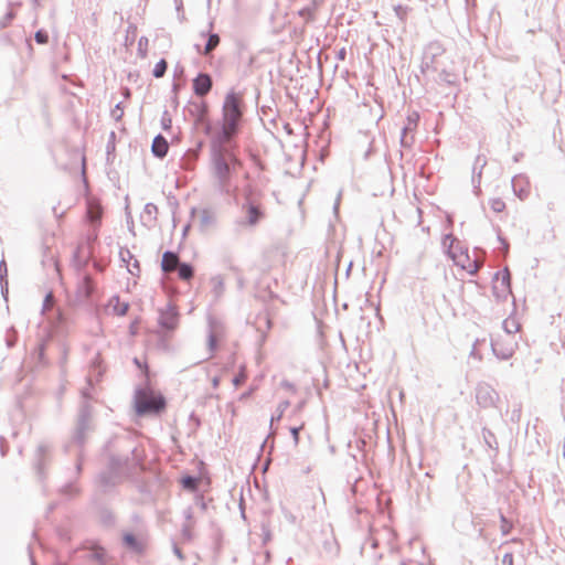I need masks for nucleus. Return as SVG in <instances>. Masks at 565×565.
<instances>
[{"instance_id":"f257e3e1","label":"nucleus","mask_w":565,"mask_h":565,"mask_svg":"<svg viewBox=\"0 0 565 565\" xmlns=\"http://www.w3.org/2000/svg\"><path fill=\"white\" fill-rule=\"evenodd\" d=\"M199 125L203 126V132L209 137V172L214 189L221 195H236L237 186L234 184V178L244 166V161L239 157L238 141L230 130L225 137L218 139V131L222 127L221 119L212 122L207 117Z\"/></svg>"},{"instance_id":"f03ea898","label":"nucleus","mask_w":565,"mask_h":565,"mask_svg":"<svg viewBox=\"0 0 565 565\" xmlns=\"http://www.w3.org/2000/svg\"><path fill=\"white\" fill-rule=\"evenodd\" d=\"M244 109L245 105L242 93H236L233 88L230 89L224 97L222 106V127L218 131V138L225 137L227 130H230L237 140L242 128Z\"/></svg>"},{"instance_id":"7ed1b4c3","label":"nucleus","mask_w":565,"mask_h":565,"mask_svg":"<svg viewBox=\"0 0 565 565\" xmlns=\"http://www.w3.org/2000/svg\"><path fill=\"white\" fill-rule=\"evenodd\" d=\"M135 412L138 416H159L167 408V399L150 387L138 386L134 395Z\"/></svg>"},{"instance_id":"20e7f679","label":"nucleus","mask_w":565,"mask_h":565,"mask_svg":"<svg viewBox=\"0 0 565 565\" xmlns=\"http://www.w3.org/2000/svg\"><path fill=\"white\" fill-rule=\"evenodd\" d=\"M93 423V407L87 399L83 401L79 405L75 428L70 444H66L64 449L70 451L71 446H76L78 449H84L87 436L94 430Z\"/></svg>"},{"instance_id":"39448f33","label":"nucleus","mask_w":565,"mask_h":565,"mask_svg":"<svg viewBox=\"0 0 565 565\" xmlns=\"http://www.w3.org/2000/svg\"><path fill=\"white\" fill-rule=\"evenodd\" d=\"M142 467L143 456L137 447L129 448V454L127 455L110 454L108 457L107 468L113 472H117L119 476H121L122 472L130 475L137 469H142Z\"/></svg>"},{"instance_id":"423d86ee","label":"nucleus","mask_w":565,"mask_h":565,"mask_svg":"<svg viewBox=\"0 0 565 565\" xmlns=\"http://www.w3.org/2000/svg\"><path fill=\"white\" fill-rule=\"evenodd\" d=\"M100 217L96 216L95 227L86 235L85 242L79 244L73 253V263L78 270H85L90 259L95 256V244L98 238Z\"/></svg>"},{"instance_id":"0eeeda50","label":"nucleus","mask_w":565,"mask_h":565,"mask_svg":"<svg viewBox=\"0 0 565 565\" xmlns=\"http://www.w3.org/2000/svg\"><path fill=\"white\" fill-rule=\"evenodd\" d=\"M179 317L178 308L172 302H168L164 308L159 310L158 326L166 335L177 329Z\"/></svg>"},{"instance_id":"6e6552de","label":"nucleus","mask_w":565,"mask_h":565,"mask_svg":"<svg viewBox=\"0 0 565 565\" xmlns=\"http://www.w3.org/2000/svg\"><path fill=\"white\" fill-rule=\"evenodd\" d=\"M52 446L49 443H41L34 455V470L40 481L46 478V467L51 462Z\"/></svg>"},{"instance_id":"1a4fd4ad","label":"nucleus","mask_w":565,"mask_h":565,"mask_svg":"<svg viewBox=\"0 0 565 565\" xmlns=\"http://www.w3.org/2000/svg\"><path fill=\"white\" fill-rule=\"evenodd\" d=\"M476 402L481 408L497 407L499 393L488 383L480 382L476 386Z\"/></svg>"},{"instance_id":"9d476101","label":"nucleus","mask_w":565,"mask_h":565,"mask_svg":"<svg viewBox=\"0 0 565 565\" xmlns=\"http://www.w3.org/2000/svg\"><path fill=\"white\" fill-rule=\"evenodd\" d=\"M420 120V115L417 110L411 111L406 117V122L401 131L399 143L403 148H412L415 142L414 132L416 131Z\"/></svg>"},{"instance_id":"9b49d317","label":"nucleus","mask_w":565,"mask_h":565,"mask_svg":"<svg viewBox=\"0 0 565 565\" xmlns=\"http://www.w3.org/2000/svg\"><path fill=\"white\" fill-rule=\"evenodd\" d=\"M120 476L113 472L109 468L100 471L96 477V484L103 493H109L119 483Z\"/></svg>"},{"instance_id":"f8f14e48","label":"nucleus","mask_w":565,"mask_h":565,"mask_svg":"<svg viewBox=\"0 0 565 565\" xmlns=\"http://www.w3.org/2000/svg\"><path fill=\"white\" fill-rule=\"evenodd\" d=\"M242 209L246 213V223L250 226L257 225L260 220L264 217V212L259 204H256L250 194H246L245 202L242 205Z\"/></svg>"},{"instance_id":"ddd939ff","label":"nucleus","mask_w":565,"mask_h":565,"mask_svg":"<svg viewBox=\"0 0 565 565\" xmlns=\"http://www.w3.org/2000/svg\"><path fill=\"white\" fill-rule=\"evenodd\" d=\"M213 87V79L209 73L200 72L192 79V89L193 93L199 97H205Z\"/></svg>"},{"instance_id":"4468645a","label":"nucleus","mask_w":565,"mask_h":565,"mask_svg":"<svg viewBox=\"0 0 565 565\" xmlns=\"http://www.w3.org/2000/svg\"><path fill=\"white\" fill-rule=\"evenodd\" d=\"M486 164H487V159L484 157L478 156L476 158V161H475V164L472 168L471 182H472V186H473V193L477 196H479L481 193V186H480L481 175H482V170L486 167Z\"/></svg>"},{"instance_id":"2eb2a0df","label":"nucleus","mask_w":565,"mask_h":565,"mask_svg":"<svg viewBox=\"0 0 565 565\" xmlns=\"http://www.w3.org/2000/svg\"><path fill=\"white\" fill-rule=\"evenodd\" d=\"M95 282L89 274H85L77 287V294L83 300H90L95 292Z\"/></svg>"},{"instance_id":"dca6fc26","label":"nucleus","mask_w":565,"mask_h":565,"mask_svg":"<svg viewBox=\"0 0 565 565\" xmlns=\"http://www.w3.org/2000/svg\"><path fill=\"white\" fill-rule=\"evenodd\" d=\"M481 434H482L484 445L490 450L489 457L493 461V460H495V458L498 457V454H499V444L497 440V436L488 427H482Z\"/></svg>"},{"instance_id":"f3484780","label":"nucleus","mask_w":565,"mask_h":565,"mask_svg":"<svg viewBox=\"0 0 565 565\" xmlns=\"http://www.w3.org/2000/svg\"><path fill=\"white\" fill-rule=\"evenodd\" d=\"M122 545L136 554H141L145 551V544L136 534L131 532H125L122 534Z\"/></svg>"},{"instance_id":"a211bd4d","label":"nucleus","mask_w":565,"mask_h":565,"mask_svg":"<svg viewBox=\"0 0 565 565\" xmlns=\"http://www.w3.org/2000/svg\"><path fill=\"white\" fill-rule=\"evenodd\" d=\"M491 350L493 355L502 361L509 360L514 354V349L512 345H505L498 339L491 340Z\"/></svg>"},{"instance_id":"6ab92c4d","label":"nucleus","mask_w":565,"mask_h":565,"mask_svg":"<svg viewBox=\"0 0 565 565\" xmlns=\"http://www.w3.org/2000/svg\"><path fill=\"white\" fill-rule=\"evenodd\" d=\"M169 143L164 136L158 134L151 143V152L153 157L163 159L168 154Z\"/></svg>"},{"instance_id":"aec40b11","label":"nucleus","mask_w":565,"mask_h":565,"mask_svg":"<svg viewBox=\"0 0 565 565\" xmlns=\"http://www.w3.org/2000/svg\"><path fill=\"white\" fill-rule=\"evenodd\" d=\"M178 263H180V257H179L178 252L168 249L162 254V259H161V264H160L161 270L163 273L172 271L177 268Z\"/></svg>"},{"instance_id":"412c9836","label":"nucleus","mask_w":565,"mask_h":565,"mask_svg":"<svg viewBox=\"0 0 565 565\" xmlns=\"http://www.w3.org/2000/svg\"><path fill=\"white\" fill-rule=\"evenodd\" d=\"M189 114L195 118V126H198L201 120L206 119L209 117V105L206 102L192 103V107L189 108Z\"/></svg>"},{"instance_id":"4be33fe9","label":"nucleus","mask_w":565,"mask_h":565,"mask_svg":"<svg viewBox=\"0 0 565 565\" xmlns=\"http://www.w3.org/2000/svg\"><path fill=\"white\" fill-rule=\"evenodd\" d=\"M324 0H310L309 4L298 11V15L307 22H312L316 19L315 12L322 4Z\"/></svg>"},{"instance_id":"5701e85b","label":"nucleus","mask_w":565,"mask_h":565,"mask_svg":"<svg viewBox=\"0 0 565 565\" xmlns=\"http://www.w3.org/2000/svg\"><path fill=\"white\" fill-rule=\"evenodd\" d=\"M202 38H207L205 45L203 46L202 52L205 55H210L220 44L221 38L217 33H212L209 31L201 32Z\"/></svg>"},{"instance_id":"b1692460","label":"nucleus","mask_w":565,"mask_h":565,"mask_svg":"<svg viewBox=\"0 0 565 565\" xmlns=\"http://www.w3.org/2000/svg\"><path fill=\"white\" fill-rule=\"evenodd\" d=\"M104 373L105 369L103 366V360L100 353H97L90 363V375L88 381L90 382L95 379L96 382H99L103 379Z\"/></svg>"},{"instance_id":"393cba45","label":"nucleus","mask_w":565,"mask_h":565,"mask_svg":"<svg viewBox=\"0 0 565 565\" xmlns=\"http://www.w3.org/2000/svg\"><path fill=\"white\" fill-rule=\"evenodd\" d=\"M501 277V287L504 288V291L512 292V275L509 267H504L502 270L495 271L493 275V282L497 281Z\"/></svg>"},{"instance_id":"a878e982","label":"nucleus","mask_w":565,"mask_h":565,"mask_svg":"<svg viewBox=\"0 0 565 565\" xmlns=\"http://www.w3.org/2000/svg\"><path fill=\"white\" fill-rule=\"evenodd\" d=\"M215 215L210 209L201 210L199 224L200 231L205 232L210 226L215 224Z\"/></svg>"},{"instance_id":"bb28decb","label":"nucleus","mask_w":565,"mask_h":565,"mask_svg":"<svg viewBox=\"0 0 565 565\" xmlns=\"http://www.w3.org/2000/svg\"><path fill=\"white\" fill-rule=\"evenodd\" d=\"M158 207L153 203H147L143 207V212L141 213V222L145 225H151L157 220Z\"/></svg>"},{"instance_id":"cd10ccee","label":"nucleus","mask_w":565,"mask_h":565,"mask_svg":"<svg viewBox=\"0 0 565 565\" xmlns=\"http://www.w3.org/2000/svg\"><path fill=\"white\" fill-rule=\"evenodd\" d=\"M106 556H107L106 550L103 546L97 545V544L93 545L89 548V552L87 554V557L89 559L95 561L99 565L106 564Z\"/></svg>"},{"instance_id":"c85d7f7f","label":"nucleus","mask_w":565,"mask_h":565,"mask_svg":"<svg viewBox=\"0 0 565 565\" xmlns=\"http://www.w3.org/2000/svg\"><path fill=\"white\" fill-rule=\"evenodd\" d=\"M203 146H204L203 140L198 141L195 149L193 151H191L190 154H186L182 158V163H181L182 168H184V169L193 168L194 162L198 159V156H199L200 151L202 150Z\"/></svg>"},{"instance_id":"c756f323","label":"nucleus","mask_w":565,"mask_h":565,"mask_svg":"<svg viewBox=\"0 0 565 565\" xmlns=\"http://www.w3.org/2000/svg\"><path fill=\"white\" fill-rule=\"evenodd\" d=\"M177 273L178 277L181 280H190L194 276V267L192 264L186 262H181L177 264Z\"/></svg>"},{"instance_id":"7c9ffc66","label":"nucleus","mask_w":565,"mask_h":565,"mask_svg":"<svg viewBox=\"0 0 565 565\" xmlns=\"http://www.w3.org/2000/svg\"><path fill=\"white\" fill-rule=\"evenodd\" d=\"M98 515H99V521H100L103 526H105V527H113V526H115V524H116V516H115L114 512L110 509L105 508V507L100 508Z\"/></svg>"},{"instance_id":"2f4dec72","label":"nucleus","mask_w":565,"mask_h":565,"mask_svg":"<svg viewBox=\"0 0 565 565\" xmlns=\"http://www.w3.org/2000/svg\"><path fill=\"white\" fill-rule=\"evenodd\" d=\"M525 179L522 175H515V177L512 178V181H511L513 192L520 199H524L529 194V191L522 184V182Z\"/></svg>"},{"instance_id":"473e14b6","label":"nucleus","mask_w":565,"mask_h":565,"mask_svg":"<svg viewBox=\"0 0 565 565\" xmlns=\"http://www.w3.org/2000/svg\"><path fill=\"white\" fill-rule=\"evenodd\" d=\"M199 477L194 475H184L180 479V483L184 490L195 491L199 486Z\"/></svg>"},{"instance_id":"72a5a7b5","label":"nucleus","mask_w":565,"mask_h":565,"mask_svg":"<svg viewBox=\"0 0 565 565\" xmlns=\"http://www.w3.org/2000/svg\"><path fill=\"white\" fill-rule=\"evenodd\" d=\"M444 51L445 50L441 46V44L439 42L435 41V42H430L426 46L424 53L429 55V56H431V57L437 58L438 56H440L444 53Z\"/></svg>"},{"instance_id":"f704fd0d","label":"nucleus","mask_w":565,"mask_h":565,"mask_svg":"<svg viewBox=\"0 0 565 565\" xmlns=\"http://www.w3.org/2000/svg\"><path fill=\"white\" fill-rule=\"evenodd\" d=\"M420 71L423 73H426L428 71L436 72L437 71L436 58L424 53L423 58H422V64H420Z\"/></svg>"},{"instance_id":"c9c22d12","label":"nucleus","mask_w":565,"mask_h":565,"mask_svg":"<svg viewBox=\"0 0 565 565\" xmlns=\"http://www.w3.org/2000/svg\"><path fill=\"white\" fill-rule=\"evenodd\" d=\"M211 282L213 284V292L216 298L223 295L225 286H224V279L221 275L213 276L211 278Z\"/></svg>"},{"instance_id":"e433bc0d","label":"nucleus","mask_w":565,"mask_h":565,"mask_svg":"<svg viewBox=\"0 0 565 565\" xmlns=\"http://www.w3.org/2000/svg\"><path fill=\"white\" fill-rule=\"evenodd\" d=\"M168 70V62L164 58H160L152 70V75L156 78H161L164 76Z\"/></svg>"},{"instance_id":"4c0bfd02","label":"nucleus","mask_w":565,"mask_h":565,"mask_svg":"<svg viewBox=\"0 0 565 565\" xmlns=\"http://www.w3.org/2000/svg\"><path fill=\"white\" fill-rule=\"evenodd\" d=\"M438 83H445L446 85L454 86L456 85V76L446 70H443L438 73V77L436 79Z\"/></svg>"},{"instance_id":"58836bf2","label":"nucleus","mask_w":565,"mask_h":565,"mask_svg":"<svg viewBox=\"0 0 565 565\" xmlns=\"http://www.w3.org/2000/svg\"><path fill=\"white\" fill-rule=\"evenodd\" d=\"M289 406V402L288 401H284L281 403H279L277 409H276V413L271 415V418H270V429H273V424L275 422H279L282 416H284V413L285 411L287 409V407Z\"/></svg>"},{"instance_id":"ea45409f","label":"nucleus","mask_w":565,"mask_h":565,"mask_svg":"<svg viewBox=\"0 0 565 565\" xmlns=\"http://www.w3.org/2000/svg\"><path fill=\"white\" fill-rule=\"evenodd\" d=\"M214 319L210 318L209 319V327H210V332H209V337H207V344H209V349L210 351H215L216 348H217V342H216V339H215V334H214Z\"/></svg>"},{"instance_id":"a19ab883","label":"nucleus","mask_w":565,"mask_h":565,"mask_svg":"<svg viewBox=\"0 0 565 565\" xmlns=\"http://www.w3.org/2000/svg\"><path fill=\"white\" fill-rule=\"evenodd\" d=\"M492 294L498 302L505 301L508 297L512 295V292L504 291V288L495 284L492 285Z\"/></svg>"},{"instance_id":"79ce46f5","label":"nucleus","mask_w":565,"mask_h":565,"mask_svg":"<svg viewBox=\"0 0 565 565\" xmlns=\"http://www.w3.org/2000/svg\"><path fill=\"white\" fill-rule=\"evenodd\" d=\"M134 364L141 371L142 375L146 377V383L148 384L150 381V369L148 363L142 362L139 358H134Z\"/></svg>"},{"instance_id":"37998d69","label":"nucleus","mask_w":565,"mask_h":565,"mask_svg":"<svg viewBox=\"0 0 565 565\" xmlns=\"http://www.w3.org/2000/svg\"><path fill=\"white\" fill-rule=\"evenodd\" d=\"M58 492L63 495H76L79 489L73 482H67L60 488Z\"/></svg>"},{"instance_id":"c03bdc74","label":"nucleus","mask_w":565,"mask_h":565,"mask_svg":"<svg viewBox=\"0 0 565 565\" xmlns=\"http://www.w3.org/2000/svg\"><path fill=\"white\" fill-rule=\"evenodd\" d=\"M260 530L263 533L262 544L267 545L271 541V531L268 522H262Z\"/></svg>"},{"instance_id":"a18cd8bd","label":"nucleus","mask_w":565,"mask_h":565,"mask_svg":"<svg viewBox=\"0 0 565 565\" xmlns=\"http://www.w3.org/2000/svg\"><path fill=\"white\" fill-rule=\"evenodd\" d=\"M490 207L495 213H501L505 210V203L500 198H494L489 201Z\"/></svg>"},{"instance_id":"49530a36","label":"nucleus","mask_w":565,"mask_h":565,"mask_svg":"<svg viewBox=\"0 0 565 565\" xmlns=\"http://www.w3.org/2000/svg\"><path fill=\"white\" fill-rule=\"evenodd\" d=\"M114 298L117 300V305L114 307V312L120 317L126 316L129 310V303L128 302L120 303L118 296H115Z\"/></svg>"},{"instance_id":"de8ad7c7","label":"nucleus","mask_w":565,"mask_h":565,"mask_svg":"<svg viewBox=\"0 0 565 565\" xmlns=\"http://www.w3.org/2000/svg\"><path fill=\"white\" fill-rule=\"evenodd\" d=\"M115 149H116V146H115V132L111 131L110 132V138L106 145V154H107V161L110 160V158L114 159L115 157Z\"/></svg>"},{"instance_id":"09e8293b","label":"nucleus","mask_w":565,"mask_h":565,"mask_svg":"<svg viewBox=\"0 0 565 565\" xmlns=\"http://www.w3.org/2000/svg\"><path fill=\"white\" fill-rule=\"evenodd\" d=\"M500 522L502 535H508L511 532L513 525L502 512L500 513Z\"/></svg>"},{"instance_id":"8fccbe9b","label":"nucleus","mask_w":565,"mask_h":565,"mask_svg":"<svg viewBox=\"0 0 565 565\" xmlns=\"http://www.w3.org/2000/svg\"><path fill=\"white\" fill-rule=\"evenodd\" d=\"M160 122L164 131H169L172 128V118L167 109L162 113Z\"/></svg>"},{"instance_id":"3c124183","label":"nucleus","mask_w":565,"mask_h":565,"mask_svg":"<svg viewBox=\"0 0 565 565\" xmlns=\"http://www.w3.org/2000/svg\"><path fill=\"white\" fill-rule=\"evenodd\" d=\"M110 116L115 121L121 120L124 116V107L121 102L117 103L115 107L110 110Z\"/></svg>"},{"instance_id":"603ef678","label":"nucleus","mask_w":565,"mask_h":565,"mask_svg":"<svg viewBox=\"0 0 565 565\" xmlns=\"http://www.w3.org/2000/svg\"><path fill=\"white\" fill-rule=\"evenodd\" d=\"M14 18H15V12L12 8H10L7 11V13L4 14V17L2 19H0V29L7 28Z\"/></svg>"},{"instance_id":"864d4df0","label":"nucleus","mask_w":565,"mask_h":565,"mask_svg":"<svg viewBox=\"0 0 565 565\" xmlns=\"http://www.w3.org/2000/svg\"><path fill=\"white\" fill-rule=\"evenodd\" d=\"M119 257L122 263H125L126 267L128 268L129 262L134 259L132 253L127 247H120L119 250Z\"/></svg>"},{"instance_id":"5fc2aeb1","label":"nucleus","mask_w":565,"mask_h":565,"mask_svg":"<svg viewBox=\"0 0 565 565\" xmlns=\"http://www.w3.org/2000/svg\"><path fill=\"white\" fill-rule=\"evenodd\" d=\"M17 341H18V333H17V331L13 328H11L8 331V334H7V338H6L7 347L9 349L13 348L17 344Z\"/></svg>"},{"instance_id":"6e6d98bb","label":"nucleus","mask_w":565,"mask_h":565,"mask_svg":"<svg viewBox=\"0 0 565 565\" xmlns=\"http://www.w3.org/2000/svg\"><path fill=\"white\" fill-rule=\"evenodd\" d=\"M34 40L38 44H46L49 42V33L45 30L40 29L35 32Z\"/></svg>"},{"instance_id":"4d7b16f0","label":"nucleus","mask_w":565,"mask_h":565,"mask_svg":"<svg viewBox=\"0 0 565 565\" xmlns=\"http://www.w3.org/2000/svg\"><path fill=\"white\" fill-rule=\"evenodd\" d=\"M394 11H395V14L396 17L401 20V21H405L406 18H407V13L409 11V8L406 7V6H402V4H397L395 8H394Z\"/></svg>"},{"instance_id":"13d9d810","label":"nucleus","mask_w":565,"mask_h":565,"mask_svg":"<svg viewBox=\"0 0 565 565\" xmlns=\"http://www.w3.org/2000/svg\"><path fill=\"white\" fill-rule=\"evenodd\" d=\"M247 379V375L244 371H241L238 372L237 374H235L232 379V383L235 387H239L244 384V382L246 381Z\"/></svg>"},{"instance_id":"bf43d9fd","label":"nucleus","mask_w":565,"mask_h":565,"mask_svg":"<svg viewBox=\"0 0 565 565\" xmlns=\"http://www.w3.org/2000/svg\"><path fill=\"white\" fill-rule=\"evenodd\" d=\"M148 43L149 41L146 36H141L138 41V53L141 57H145L147 55Z\"/></svg>"},{"instance_id":"052dcab7","label":"nucleus","mask_w":565,"mask_h":565,"mask_svg":"<svg viewBox=\"0 0 565 565\" xmlns=\"http://www.w3.org/2000/svg\"><path fill=\"white\" fill-rule=\"evenodd\" d=\"M503 328L508 334H512L519 330V324L514 320H505L503 322Z\"/></svg>"},{"instance_id":"680f3d73","label":"nucleus","mask_w":565,"mask_h":565,"mask_svg":"<svg viewBox=\"0 0 565 565\" xmlns=\"http://www.w3.org/2000/svg\"><path fill=\"white\" fill-rule=\"evenodd\" d=\"M45 351H46V342L41 341L36 348L38 359H39L40 363H44V361H45Z\"/></svg>"},{"instance_id":"e2e57ef3","label":"nucleus","mask_w":565,"mask_h":565,"mask_svg":"<svg viewBox=\"0 0 565 565\" xmlns=\"http://www.w3.org/2000/svg\"><path fill=\"white\" fill-rule=\"evenodd\" d=\"M0 281H8V267L4 259L0 262Z\"/></svg>"},{"instance_id":"0e129e2a","label":"nucleus","mask_w":565,"mask_h":565,"mask_svg":"<svg viewBox=\"0 0 565 565\" xmlns=\"http://www.w3.org/2000/svg\"><path fill=\"white\" fill-rule=\"evenodd\" d=\"M289 430L292 436L294 444L297 446L299 444V433L301 430V426L290 427Z\"/></svg>"},{"instance_id":"69168bd1","label":"nucleus","mask_w":565,"mask_h":565,"mask_svg":"<svg viewBox=\"0 0 565 565\" xmlns=\"http://www.w3.org/2000/svg\"><path fill=\"white\" fill-rule=\"evenodd\" d=\"M92 265H93V268L98 271V273H103L106 268V264L100 262V260H97L95 259V257L93 259H90Z\"/></svg>"},{"instance_id":"338daca9","label":"nucleus","mask_w":565,"mask_h":565,"mask_svg":"<svg viewBox=\"0 0 565 565\" xmlns=\"http://www.w3.org/2000/svg\"><path fill=\"white\" fill-rule=\"evenodd\" d=\"M128 271L132 275V276H139L141 269H140V263L135 259L134 263H132V266L129 267L128 266Z\"/></svg>"},{"instance_id":"774afa93","label":"nucleus","mask_w":565,"mask_h":565,"mask_svg":"<svg viewBox=\"0 0 565 565\" xmlns=\"http://www.w3.org/2000/svg\"><path fill=\"white\" fill-rule=\"evenodd\" d=\"M172 551H173V554L181 561L183 562L185 559V556L182 552V550L178 546V544L173 541L172 542Z\"/></svg>"}]
</instances>
